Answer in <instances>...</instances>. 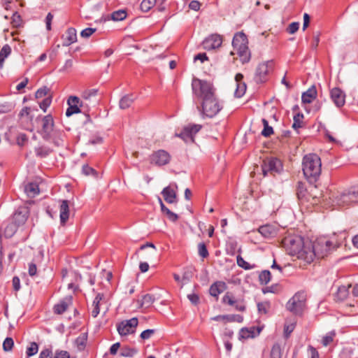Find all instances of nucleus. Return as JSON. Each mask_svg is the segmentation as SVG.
Returning a JSON list of instances; mask_svg holds the SVG:
<instances>
[{"label":"nucleus","mask_w":358,"mask_h":358,"mask_svg":"<svg viewBox=\"0 0 358 358\" xmlns=\"http://www.w3.org/2000/svg\"><path fill=\"white\" fill-rule=\"evenodd\" d=\"M154 301L155 298L153 296L150 294H146L142 296V298L138 299L137 303L140 308H148L152 306Z\"/></svg>","instance_id":"nucleus-27"},{"label":"nucleus","mask_w":358,"mask_h":358,"mask_svg":"<svg viewBox=\"0 0 358 358\" xmlns=\"http://www.w3.org/2000/svg\"><path fill=\"white\" fill-rule=\"evenodd\" d=\"M317 96L316 88L313 86L309 88L306 92H303L301 96V100L303 103H311Z\"/></svg>","instance_id":"nucleus-24"},{"label":"nucleus","mask_w":358,"mask_h":358,"mask_svg":"<svg viewBox=\"0 0 358 358\" xmlns=\"http://www.w3.org/2000/svg\"><path fill=\"white\" fill-rule=\"evenodd\" d=\"M72 303V296H69L66 297L64 300L61 301L59 303L55 305L54 312L56 314L60 315L64 313L68 307Z\"/></svg>","instance_id":"nucleus-22"},{"label":"nucleus","mask_w":358,"mask_h":358,"mask_svg":"<svg viewBox=\"0 0 358 358\" xmlns=\"http://www.w3.org/2000/svg\"><path fill=\"white\" fill-rule=\"evenodd\" d=\"M270 303L268 301L257 303V308L259 313L266 314L270 308Z\"/></svg>","instance_id":"nucleus-48"},{"label":"nucleus","mask_w":358,"mask_h":358,"mask_svg":"<svg viewBox=\"0 0 358 358\" xmlns=\"http://www.w3.org/2000/svg\"><path fill=\"white\" fill-rule=\"evenodd\" d=\"M156 4V0H143L141 3V9L143 12L149 11Z\"/></svg>","instance_id":"nucleus-37"},{"label":"nucleus","mask_w":358,"mask_h":358,"mask_svg":"<svg viewBox=\"0 0 358 358\" xmlns=\"http://www.w3.org/2000/svg\"><path fill=\"white\" fill-rule=\"evenodd\" d=\"M59 217L61 224L64 225L69 218V201L63 200L59 207Z\"/></svg>","instance_id":"nucleus-21"},{"label":"nucleus","mask_w":358,"mask_h":358,"mask_svg":"<svg viewBox=\"0 0 358 358\" xmlns=\"http://www.w3.org/2000/svg\"><path fill=\"white\" fill-rule=\"evenodd\" d=\"M223 303H227L230 306H234L236 303L234 297L232 294L227 292L222 299Z\"/></svg>","instance_id":"nucleus-54"},{"label":"nucleus","mask_w":358,"mask_h":358,"mask_svg":"<svg viewBox=\"0 0 358 358\" xmlns=\"http://www.w3.org/2000/svg\"><path fill=\"white\" fill-rule=\"evenodd\" d=\"M201 124H189L184 127L180 134H176V136L180 137L185 143H193L195 134L201 130Z\"/></svg>","instance_id":"nucleus-10"},{"label":"nucleus","mask_w":358,"mask_h":358,"mask_svg":"<svg viewBox=\"0 0 358 358\" xmlns=\"http://www.w3.org/2000/svg\"><path fill=\"white\" fill-rule=\"evenodd\" d=\"M62 45L69 46L77 41L76 30L74 28H69L62 35Z\"/></svg>","instance_id":"nucleus-19"},{"label":"nucleus","mask_w":358,"mask_h":358,"mask_svg":"<svg viewBox=\"0 0 358 358\" xmlns=\"http://www.w3.org/2000/svg\"><path fill=\"white\" fill-rule=\"evenodd\" d=\"M273 61H268L259 64L256 69L255 80L257 83H263L266 79V76L273 69Z\"/></svg>","instance_id":"nucleus-12"},{"label":"nucleus","mask_w":358,"mask_h":358,"mask_svg":"<svg viewBox=\"0 0 358 358\" xmlns=\"http://www.w3.org/2000/svg\"><path fill=\"white\" fill-rule=\"evenodd\" d=\"M281 244L289 255L303 260L306 264H310L314 260L315 253L309 241H304L300 236H289L282 239Z\"/></svg>","instance_id":"nucleus-2"},{"label":"nucleus","mask_w":358,"mask_h":358,"mask_svg":"<svg viewBox=\"0 0 358 358\" xmlns=\"http://www.w3.org/2000/svg\"><path fill=\"white\" fill-rule=\"evenodd\" d=\"M38 346L36 343L33 342L27 349V355L28 357L36 355L38 352Z\"/></svg>","instance_id":"nucleus-44"},{"label":"nucleus","mask_w":358,"mask_h":358,"mask_svg":"<svg viewBox=\"0 0 358 358\" xmlns=\"http://www.w3.org/2000/svg\"><path fill=\"white\" fill-rule=\"evenodd\" d=\"M296 195L299 200L310 201L312 196L305 187L304 183L299 182L296 187Z\"/></svg>","instance_id":"nucleus-23"},{"label":"nucleus","mask_w":358,"mask_h":358,"mask_svg":"<svg viewBox=\"0 0 358 358\" xmlns=\"http://www.w3.org/2000/svg\"><path fill=\"white\" fill-rule=\"evenodd\" d=\"M232 45L234 50L230 52L231 55H237L243 64L250 62L251 53L248 48L247 36L243 32H238L234 35Z\"/></svg>","instance_id":"nucleus-4"},{"label":"nucleus","mask_w":358,"mask_h":358,"mask_svg":"<svg viewBox=\"0 0 358 358\" xmlns=\"http://www.w3.org/2000/svg\"><path fill=\"white\" fill-rule=\"evenodd\" d=\"M200 7H201V3L199 1H196V0H193L189 4V8L191 9V10H195V11H197L200 9Z\"/></svg>","instance_id":"nucleus-63"},{"label":"nucleus","mask_w":358,"mask_h":358,"mask_svg":"<svg viewBox=\"0 0 358 358\" xmlns=\"http://www.w3.org/2000/svg\"><path fill=\"white\" fill-rule=\"evenodd\" d=\"M54 121L50 115L43 117L42 119L41 135L45 140H49L51 136V132L53 130Z\"/></svg>","instance_id":"nucleus-14"},{"label":"nucleus","mask_w":358,"mask_h":358,"mask_svg":"<svg viewBox=\"0 0 358 358\" xmlns=\"http://www.w3.org/2000/svg\"><path fill=\"white\" fill-rule=\"evenodd\" d=\"M271 278V273L268 270L262 271L259 275V281L261 285L268 284Z\"/></svg>","instance_id":"nucleus-35"},{"label":"nucleus","mask_w":358,"mask_h":358,"mask_svg":"<svg viewBox=\"0 0 358 358\" xmlns=\"http://www.w3.org/2000/svg\"><path fill=\"white\" fill-rule=\"evenodd\" d=\"M54 358H71L70 354L66 350H56Z\"/></svg>","instance_id":"nucleus-59"},{"label":"nucleus","mask_w":358,"mask_h":358,"mask_svg":"<svg viewBox=\"0 0 358 358\" xmlns=\"http://www.w3.org/2000/svg\"><path fill=\"white\" fill-rule=\"evenodd\" d=\"M296 323L292 322L289 324H285L284 328L285 336L286 338H288L290 334L294 331L295 328Z\"/></svg>","instance_id":"nucleus-58"},{"label":"nucleus","mask_w":358,"mask_h":358,"mask_svg":"<svg viewBox=\"0 0 358 358\" xmlns=\"http://www.w3.org/2000/svg\"><path fill=\"white\" fill-rule=\"evenodd\" d=\"M162 194L164 199L169 203H174L178 201L176 192L171 186L164 188Z\"/></svg>","instance_id":"nucleus-20"},{"label":"nucleus","mask_w":358,"mask_h":358,"mask_svg":"<svg viewBox=\"0 0 358 358\" xmlns=\"http://www.w3.org/2000/svg\"><path fill=\"white\" fill-rule=\"evenodd\" d=\"M82 172L85 176H96V171L92 167L89 166L87 164H85L83 166Z\"/></svg>","instance_id":"nucleus-52"},{"label":"nucleus","mask_w":358,"mask_h":358,"mask_svg":"<svg viewBox=\"0 0 358 358\" xmlns=\"http://www.w3.org/2000/svg\"><path fill=\"white\" fill-rule=\"evenodd\" d=\"M350 287H351V285H348L347 286H345V285L340 286L338 288L337 292L335 296L336 299L337 301H343L345 299H347V297L348 296L349 293H350L349 289Z\"/></svg>","instance_id":"nucleus-28"},{"label":"nucleus","mask_w":358,"mask_h":358,"mask_svg":"<svg viewBox=\"0 0 358 358\" xmlns=\"http://www.w3.org/2000/svg\"><path fill=\"white\" fill-rule=\"evenodd\" d=\"M13 345L14 342L13 338L8 337L4 340L3 343V349L6 352L10 351L13 347Z\"/></svg>","instance_id":"nucleus-51"},{"label":"nucleus","mask_w":358,"mask_h":358,"mask_svg":"<svg viewBox=\"0 0 358 358\" xmlns=\"http://www.w3.org/2000/svg\"><path fill=\"white\" fill-rule=\"evenodd\" d=\"M279 227L276 224H267L261 226L258 232L266 238H272L277 236Z\"/></svg>","instance_id":"nucleus-17"},{"label":"nucleus","mask_w":358,"mask_h":358,"mask_svg":"<svg viewBox=\"0 0 358 358\" xmlns=\"http://www.w3.org/2000/svg\"><path fill=\"white\" fill-rule=\"evenodd\" d=\"M52 352L49 349H45L40 353L38 358H51Z\"/></svg>","instance_id":"nucleus-64"},{"label":"nucleus","mask_w":358,"mask_h":358,"mask_svg":"<svg viewBox=\"0 0 358 358\" xmlns=\"http://www.w3.org/2000/svg\"><path fill=\"white\" fill-rule=\"evenodd\" d=\"M262 122L264 124V129L262 131V134L265 137H268L273 132V128L268 125V122L266 120L263 119Z\"/></svg>","instance_id":"nucleus-40"},{"label":"nucleus","mask_w":358,"mask_h":358,"mask_svg":"<svg viewBox=\"0 0 358 358\" xmlns=\"http://www.w3.org/2000/svg\"><path fill=\"white\" fill-rule=\"evenodd\" d=\"M192 87L193 94L201 100V113L204 116L212 118L223 108L222 102L217 97L212 83L194 78Z\"/></svg>","instance_id":"nucleus-1"},{"label":"nucleus","mask_w":358,"mask_h":358,"mask_svg":"<svg viewBox=\"0 0 358 358\" xmlns=\"http://www.w3.org/2000/svg\"><path fill=\"white\" fill-rule=\"evenodd\" d=\"M281 168V162L276 158H268L264 159L262 165V173L264 176H267L268 173H278Z\"/></svg>","instance_id":"nucleus-11"},{"label":"nucleus","mask_w":358,"mask_h":358,"mask_svg":"<svg viewBox=\"0 0 358 358\" xmlns=\"http://www.w3.org/2000/svg\"><path fill=\"white\" fill-rule=\"evenodd\" d=\"M303 172L310 182H315L322 171L321 159L318 155L313 153L306 155L302 162Z\"/></svg>","instance_id":"nucleus-3"},{"label":"nucleus","mask_w":358,"mask_h":358,"mask_svg":"<svg viewBox=\"0 0 358 358\" xmlns=\"http://www.w3.org/2000/svg\"><path fill=\"white\" fill-rule=\"evenodd\" d=\"M97 94V90L92 89L86 90L83 92L82 94V98L85 101H90L92 98L95 97Z\"/></svg>","instance_id":"nucleus-41"},{"label":"nucleus","mask_w":358,"mask_h":358,"mask_svg":"<svg viewBox=\"0 0 358 358\" xmlns=\"http://www.w3.org/2000/svg\"><path fill=\"white\" fill-rule=\"evenodd\" d=\"M127 17V12L125 10H119L114 11L111 14V18L114 21H121L125 19Z\"/></svg>","instance_id":"nucleus-38"},{"label":"nucleus","mask_w":358,"mask_h":358,"mask_svg":"<svg viewBox=\"0 0 358 358\" xmlns=\"http://www.w3.org/2000/svg\"><path fill=\"white\" fill-rule=\"evenodd\" d=\"M49 91V88L44 86L36 91L35 96L36 99L43 98L48 94Z\"/></svg>","instance_id":"nucleus-53"},{"label":"nucleus","mask_w":358,"mask_h":358,"mask_svg":"<svg viewBox=\"0 0 358 358\" xmlns=\"http://www.w3.org/2000/svg\"><path fill=\"white\" fill-rule=\"evenodd\" d=\"M237 264L245 270H249L254 268V266H251L240 255L237 256Z\"/></svg>","instance_id":"nucleus-45"},{"label":"nucleus","mask_w":358,"mask_h":358,"mask_svg":"<svg viewBox=\"0 0 358 358\" xmlns=\"http://www.w3.org/2000/svg\"><path fill=\"white\" fill-rule=\"evenodd\" d=\"M331 99L335 105L340 108L345 103V94L338 87L333 88L330 92Z\"/></svg>","instance_id":"nucleus-18"},{"label":"nucleus","mask_w":358,"mask_h":358,"mask_svg":"<svg viewBox=\"0 0 358 358\" xmlns=\"http://www.w3.org/2000/svg\"><path fill=\"white\" fill-rule=\"evenodd\" d=\"M155 333V329H146L141 334V338L143 340L150 338Z\"/></svg>","instance_id":"nucleus-60"},{"label":"nucleus","mask_w":358,"mask_h":358,"mask_svg":"<svg viewBox=\"0 0 358 358\" xmlns=\"http://www.w3.org/2000/svg\"><path fill=\"white\" fill-rule=\"evenodd\" d=\"M11 52V48L8 45L3 46L0 51V69L3 66L4 60Z\"/></svg>","instance_id":"nucleus-34"},{"label":"nucleus","mask_w":358,"mask_h":358,"mask_svg":"<svg viewBox=\"0 0 358 358\" xmlns=\"http://www.w3.org/2000/svg\"><path fill=\"white\" fill-rule=\"evenodd\" d=\"M199 254L203 258H206L208 256V252L206 245L203 243H201L198 245Z\"/></svg>","instance_id":"nucleus-55"},{"label":"nucleus","mask_w":358,"mask_h":358,"mask_svg":"<svg viewBox=\"0 0 358 358\" xmlns=\"http://www.w3.org/2000/svg\"><path fill=\"white\" fill-rule=\"evenodd\" d=\"M306 298L305 292H296L287 303V309L295 315H301L306 308Z\"/></svg>","instance_id":"nucleus-6"},{"label":"nucleus","mask_w":358,"mask_h":358,"mask_svg":"<svg viewBox=\"0 0 358 358\" xmlns=\"http://www.w3.org/2000/svg\"><path fill=\"white\" fill-rule=\"evenodd\" d=\"M222 43V38L219 34H212L203 41V47L205 50H210L217 48Z\"/></svg>","instance_id":"nucleus-15"},{"label":"nucleus","mask_w":358,"mask_h":358,"mask_svg":"<svg viewBox=\"0 0 358 358\" xmlns=\"http://www.w3.org/2000/svg\"><path fill=\"white\" fill-rule=\"evenodd\" d=\"M171 155L164 150L154 152L150 156L151 163L157 166H164L169 163Z\"/></svg>","instance_id":"nucleus-13"},{"label":"nucleus","mask_w":358,"mask_h":358,"mask_svg":"<svg viewBox=\"0 0 358 358\" xmlns=\"http://www.w3.org/2000/svg\"><path fill=\"white\" fill-rule=\"evenodd\" d=\"M18 227L12 221L5 228L4 232L6 236H12L17 231Z\"/></svg>","instance_id":"nucleus-39"},{"label":"nucleus","mask_w":358,"mask_h":358,"mask_svg":"<svg viewBox=\"0 0 358 358\" xmlns=\"http://www.w3.org/2000/svg\"><path fill=\"white\" fill-rule=\"evenodd\" d=\"M96 31V29L95 28H86L81 31L80 36L83 38H87L91 36Z\"/></svg>","instance_id":"nucleus-57"},{"label":"nucleus","mask_w":358,"mask_h":358,"mask_svg":"<svg viewBox=\"0 0 358 358\" xmlns=\"http://www.w3.org/2000/svg\"><path fill=\"white\" fill-rule=\"evenodd\" d=\"M246 85L244 83H237V87L235 91V95L237 97H241L245 92Z\"/></svg>","instance_id":"nucleus-47"},{"label":"nucleus","mask_w":358,"mask_h":358,"mask_svg":"<svg viewBox=\"0 0 358 358\" xmlns=\"http://www.w3.org/2000/svg\"><path fill=\"white\" fill-rule=\"evenodd\" d=\"M87 341V333H82L75 341L74 345L79 351H82L85 348Z\"/></svg>","instance_id":"nucleus-31"},{"label":"nucleus","mask_w":358,"mask_h":358,"mask_svg":"<svg viewBox=\"0 0 358 358\" xmlns=\"http://www.w3.org/2000/svg\"><path fill=\"white\" fill-rule=\"evenodd\" d=\"M28 217V210L24 207H21L13 214L12 222L19 227L26 222Z\"/></svg>","instance_id":"nucleus-16"},{"label":"nucleus","mask_w":358,"mask_h":358,"mask_svg":"<svg viewBox=\"0 0 358 358\" xmlns=\"http://www.w3.org/2000/svg\"><path fill=\"white\" fill-rule=\"evenodd\" d=\"M53 152V149L45 145H41L35 148L36 155L39 158H45L49 156Z\"/></svg>","instance_id":"nucleus-26"},{"label":"nucleus","mask_w":358,"mask_h":358,"mask_svg":"<svg viewBox=\"0 0 358 358\" xmlns=\"http://www.w3.org/2000/svg\"><path fill=\"white\" fill-rule=\"evenodd\" d=\"M271 358H281V348L278 344L273 345L271 351Z\"/></svg>","instance_id":"nucleus-43"},{"label":"nucleus","mask_w":358,"mask_h":358,"mask_svg":"<svg viewBox=\"0 0 358 358\" xmlns=\"http://www.w3.org/2000/svg\"><path fill=\"white\" fill-rule=\"evenodd\" d=\"M225 283L217 282L213 283L209 289L210 294L217 299L218 295L224 291Z\"/></svg>","instance_id":"nucleus-29"},{"label":"nucleus","mask_w":358,"mask_h":358,"mask_svg":"<svg viewBox=\"0 0 358 358\" xmlns=\"http://www.w3.org/2000/svg\"><path fill=\"white\" fill-rule=\"evenodd\" d=\"M332 204L338 207H345L358 201V190L351 188L343 192H338L331 198Z\"/></svg>","instance_id":"nucleus-5"},{"label":"nucleus","mask_w":358,"mask_h":358,"mask_svg":"<svg viewBox=\"0 0 358 358\" xmlns=\"http://www.w3.org/2000/svg\"><path fill=\"white\" fill-rule=\"evenodd\" d=\"M17 144L20 146H23L24 145L27 141H28V138L26 134H20L17 137Z\"/></svg>","instance_id":"nucleus-56"},{"label":"nucleus","mask_w":358,"mask_h":358,"mask_svg":"<svg viewBox=\"0 0 358 358\" xmlns=\"http://www.w3.org/2000/svg\"><path fill=\"white\" fill-rule=\"evenodd\" d=\"M336 334L334 331H331L324 336L322 338V343L324 346H327L334 341Z\"/></svg>","instance_id":"nucleus-42"},{"label":"nucleus","mask_w":358,"mask_h":358,"mask_svg":"<svg viewBox=\"0 0 358 358\" xmlns=\"http://www.w3.org/2000/svg\"><path fill=\"white\" fill-rule=\"evenodd\" d=\"M299 22H292L291 23L288 27H287V31L291 34H294L296 31H298L299 29Z\"/></svg>","instance_id":"nucleus-61"},{"label":"nucleus","mask_w":358,"mask_h":358,"mask_svg":"<svg viewBox=\"0 0 358 358\" xmlns=\"http://www.w3.org/2000/svg\"><path fill=\"white\" fill-rule=\"evenodd\" d=\"M103 294H98L93 303H92V315L93 317H97V315L99 314L100 313V308H99V306H100V303L101 301L103 300Z\"/></svg>","instance_id":"nucleus-30"},{"label":"nucleus","mask_w":358,"mask_h":358,"mask_svg":"<svg viewBox=\"0 0 358 358\" xmlns=\"http://www.w3.org/2000/svg\"><path fill=\"white\" fill-rule=\"evenodd\" d=\"M134 98L132 95H125L120 101V108L121 109H127L133 103Z\"/></svg>","instance_id":"nucleus-32"},{"label":"nucleus","mask_w":358,"mask_h":358,"mask_svg":"<svg viewBox=\"0 0 358 358\" xmlns=\"http://www.w3.org/2000/svg\"><path fill=\"white\" fill-rule=\"evenodd\" d=\"M24 192L28 197L34 198L39 194L40 190L37 183L29 182L24 186Z\"/></svg>","instance_id":"nucleus-25"},{"label":"nucleus","mask_w":358,"mask_h":358,"mask_svg":"<svg viewBox=\"0 0 358 358\" xmlns=\"http://www.w3.org/2000/svg\"><path fill=\"white\" fill-rule=\"evenodd\" d=\"M11 23L15 27H19L21 26L22 20L21 19V16L17 12L13 14Z\"/></svg>","instance_id":"nucleus-50"},{"label":"nucleus","mask_w":358,"mask_h":358,"mask_svg":"<svg viewBox=\"0 0 358 358\" xmlns=\"http://www.w3.org/2000/svg\"><path fill=\"white\" fill-rule=\"evenodd\" d=\"M303 115L301 113H297L294 115V123L292 127L297 129L303 127Z\"/></svg>","instance_id":"nucleus-36"},{"label":"nucleus","mask_w":358,"mask_h":358,"mask_svg":"<svg viewBox=\"0 0 358 358\" xmlns=\"http://www.w3.org/2000/svg\"><path fill=\"white\" fill-rule=\"evenodd\" d=\"M281 290V287L279 285H272L271 286L266 287L262 289L264 294L266 293H278Z\"/></svg>","instance_id":"nucleus-49"},{"label":"nucleus","mask_w":358,"mask_h":358,"mask_svg":"<svg viewBox=\"0 0 358 358\" xmlns=\"http://www.w3.org/2000/svg\"><path fill=\"white\" fill-rule=\"evenodd\" d=\"M254 337V331L248 329H242L239 333L240 339H247Z\"/></svg>","instance_id":"nucleus-46"},{"label":"nucleus","mask_w":358,"mask_h":358,"mask_svg":"<svg viewBox=\"0 0 358 358\" xmlns=\"http://www.w3.org/2000/svg\"><path fill=\"white\" fill-rule=\"evenodd\" d=\"M167 217L172 222H176L178 219V216L177 214L173 213L169 209H168L165 213Z\"/></svg>","instance_id":"nucleus-62"},{"label":"nucleus","mask_w":358,"mask_h":358,"mask_svg":"<svg viewBox=\"0 0 358 358\" xmlns=\"http://www.w3.org/2000/svg\"><path fill=\"white\" fill-rule=\"evenodd\" d=\"M68 108L66 115L70 117L73 114L80 113V108L88 107V104L80 100L78 96H71L67 100Z\"/></svg>","instance_id":"nucleus-9"},{"label":"nucleus","mask_w":358,"mask_h":358,"mask_svg":"<svg viewBox=\"0 0 358 358\" xmlns=\"http://www.w3.org/2000/svg\"><path fill=\"white\" fill-rule=\"evenodd\" d=\"M138 321L136 317L121 322L117 326V329L120 336H127L134 334L138 326Z\"/></svg>","instance_id":"nucleus-8"},{"label":"nucleus","mask_w":358,"mask_h":358,"mask_svg":"<svg viewBox=\"0 0 358 358\" xmlns=\"http://www.w3.org/2000/svg\"><path fill=\"white\" fill-rule=\"evenodd\" d=\"M137 350L134 348L125 347L121 349L120 353L117 358H131Z\"/></svg>","instance_id":"nucleus-33"},{"label":"nucleus","mask_w":358,"mask_h":358,"mask_svg":"<svg viewBox=\"0 0 358 358\" xmlns=\"http://www.w3.org/2000/svg\"><path fill=\"white\" fill-rule=\"evenodd\" d=\"M332 242L325 238H320L313 243L311 242V248L315 257L323 258L331 250Z\"/></svg>","instance_id":"nucleus-7"}]
</instances>
